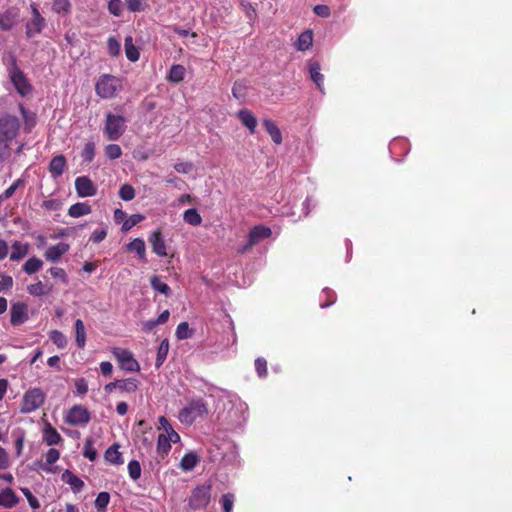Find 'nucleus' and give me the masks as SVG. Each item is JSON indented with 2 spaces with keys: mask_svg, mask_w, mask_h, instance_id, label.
<instances>
[{
  "mask_svg": "<svg viewBox=\"0 0 512 512\" xmlns=\"http://www.w3.org/2000/svg\"><path fill=\"white\" fill-rule=\"evenodd\" d=\"M127 122L123 115L108 112L103 128L104 135L109 141L119 140L126 131Z\"/></svg>",
  "mask_w": 512,
  "mask_h": 512,
  "instance_id": "obj_1",
  "label": "nucleus"
},
{
  "mask_svg": "<svg viewBox=\"0 0 512 512\" xmlns=\"http://www.w3.org/2000/svg\"><path fill=\"white\" fill-rule=\"evenodd\" d=\"M122 90L121 80L113 75L103 74L95 84L96 94L103 99H112Z\"/></svg>",
  "mask_w": 512,
  "mask_h": 512,
  "instance_id": "obj_2",
  "label": "nucleus"
},
{
  "mask_svg": "<svg viewBox=\"0 0 512 512\" xmlns=\"http://www.w3.org/2000/svg\"><path fill=\"white\" fill-rule=\"evenodd\" d=\"M208 413L205 402L202 399L192 400L179 412L178 418L181 423L192 424L197 418Z\"/></svg>",
  "mask_w": 512,
  "mask_h": 512,
  "instance_id": "obj_3",
  "label": "nucleus"
},
{
  "mask_svg": "<svg viewBox=\"0 0 512 512\" xmlns=\"http://www.w3.org/2000/svg\"><path fill=\"white\" fill-rule=\"evenodd\" d=\"M210 497L211 485H199L192 491L188 504L192 509H201L209 504Z\"/></svg>",
  "mask_w": 512,
  "mask_h": 512,
  "instance_id": "obj_4",
  "label": "nucleus"
},
{
  "mask_svg": "<svg viewBox=\"0 0 512 512\" xmlns=\"http://www.w3.org/2000/svg\"><path fill=\"white\" fill-rule=\"evenodd\" d=\"M272 231L269 227L263 225H257L253 227L248 234L247 243L239 249L240 253H245L250 250L253 246L260 243L262 240L267 239L271 236Z\"/></svg>",
  "mask_w": 512,
  "mask_h": 512,
  "instance_id": "obj_5",
  "label": "nucleus"
},
{
  "mask_svg": "<svg viewBox=\"0 0 512 512\" xmlns=\"http://www.w3.org/2000/svg\"><path fill=\"white\" fill-rule=\"evenodd\" d=\"M112 353L123 370L129 372H136L140 370L139 363L133 358L130 351L122 348H114Z\"/></svg>",
  "mask_w": 512,
  "mask_h": 512,
  "instance_id": "obj_6",
  "label": "nucleus"
},
{
  "mask_svg": "<svg viewBox=\"0 0 512 512\" xmlns=\"http://www.w3.org/2000/svg\"><path fill=\"white\" fill-rule=\"evenodd\" d=\"M91 419L89 411L82 405L73 406L66 414L65 421L75 426H85Z\"/></svg>",
  "mask_w": 512,
  "mask_h": 512,
  "instance_id": "obj_7",
  "label": "nucleus"
},
{
  "mask_svg": "<svg viewBox=\"0 0 512 512\" xmlns=\"http://www.w3.org/2000/svg\"><path fill=\"white\" fill-rule=\"evenodd\" d=\"M19 128L17 118L11 116H5L0 118V140H3L5 144L16 136Z\"/></svg>",
  "mask_w": 512,
  "mask_h": 512,
  "instance_id": "obj_8",
  "label": "nucleus"
},
{
  "mask_svg": "<svg viewBox=\"0 0 512 512\" xmlns=\"http://www.w3.org/2000/svg\"><path fill=\"white\" fill-rule=\"evenodd\" d=\"M10 79L13 83L15 89L21 96H26L31 91V86L27 80V78L24 76L22 71H20L18 68L13 67L10 72Z\"/></svg>",
  "mask_w": 512,
  "mask_h": 512,
  "instance_id": "obj_9",
  "label": "nucleus"
},
{
  "mask_svg": "<svg viewBox=\"0 0 512 512\" xmlns=\"http://www.w3.org/2000/svg\"><path fill=\"white\" fill-rule=\"evenodd\" d=\"M75 189L79 197H91L97 192V188L87 176L77 177L75 180Z\"/></svg>",
  "mask_w": 512,
  "mask_h": 512,
  "instance_id": "obj_10",
  "label": "nucleus"
},
{
  "mask_svg": "<svg viewBox=\"0 0 512 512\" xmlns=\"http://www.w3.org/2000/svg\"><path fill=\"white\" fill-rule=\"evenodd\" d=\"M19 21L20 13L16 7H10L4 13H0V27L3 30L11 29Z\"/></svg>",
  "mask_w": 512,
  "mask_h": 512,
  "instance_id": "obj_11",
  "label": "nucleus"
},
{
  "mask_svg": "<svg viewBox=\"0 0 512 512\" xmlns=\"http://www.w3.org/2000/svg\"><path fill=\"white\" fill-rule=\"evenodd\" d=\"M149 242L155 254H157L160 257H164L167 255L166 244L160 230H155L151 233L149 237Z\"/></svg>",
  "mask_w": 512,
  "mask_h": 512,
  "instance_id": "obj_12",
  "label": "nucleus"
},
{
  "mask_svg": "<svg viewBox=\"0 0 512 512\" xmlns=\"http://www.w3.org/2000/svg\"><path fill=\"white\" fill-rule=\"evenodd\" d=\"M10 321L13 325H20L28 318L27 307L23 303L13 304L10 310Z\"/></svg>",
  "mask_w": 512,
  "mask_h": 512,
  "instance_id": "obj_13",
  "label": "nucleus"
},
{
  "mask_svg": "<svg viewBox=\"0 0 512 512\" xmlns=\"http://www.w3.org/2000/svg\"><path fill=\"white\" fill-rule=\"evenodd\" d=\"M69 250V245L64 242H60L54 246L49 247L45 252V257L51 262L58 261L63 254Z\"/></svg>",
  "mask_w": 512,
  "mask_h": 512,
  "instance_id": "obj_14",
  "label": "nucleus"
},
{
  "mask_svg": "<svg viewBox=\"0 0 512 512\" xmlns=\"http://www.w3.org/2000/svg\"><path fill=\"white\" fill-rule=\"evenodd\" d=\"M119 444H113L105 452V460L113 465H121L124 463L122 453L119 451Z\"/></svg>",
  "mask_w": 512,
  "mask_h": 512,
  "instance_id": "obj_15",
  "label": "nucleus"
},
{
  "mask_svg": "<svg viewBox=\"0 0 512 512\" xmlns=\"http://www.w3.org/2000/svg\"><path fill=\"white\" fill-rule=\"evenodd\" d=\"M238 118L244 126H246L251 133H254L257 126V119L254 114L248 109H242L238 112Z\"/></svg>",
  "mask_w": 512,
  "mask_h": 512,
  "instance_id": "obj_16",
  "label": "nucleus"
},
{
  "mask_svg": "<svg viewBox=\"0 0 512 512\" xmlns=\"http://www.w3.org/2000/svg\"><path fill=\"white\" fill-rule=\"evenodd\" d=\"M127 250L131 252H135L139 259L143 262H146V247L145 242L141 238H135L133 241L127 244Z\"/></svg>",
  "mask_w": 512,
  "mask_h": 512,
  "instance_id": "obj_17",
  "label": "nucleus"
},
{
  "mask_svg": "<svg viewBox=\"0 0 512 512\" xmlns=\"http://www.w3.org/2000/svg\"><path fill=\"white\" fill-rule=\"evenodd\" d=\"M43 440L50 446L58 444L61 440L60 434L48 422L45 423L43 428Z\"/></svg>",
  "mask_w": 512,
  "mask_h": 512,
  "instance_id": "obj_18",
  "label": "nucleus"
},
{
  "mask_svg": "<svg viewBox=\"0 0 512 512\" xmlns=\"http://www.w3.org/2000/svg\"><path fill=\"white\" fill-rule=\"evenodd\" d=\"M66 166V159L63 155L55 156L50 162V172L53 177H59Z\"/></svg>",
  "mask_w": 512,
  "mask_h": 512,
  "instance_id": "obj_19",
  "label": "nucleus"
},
{
  "mask_svg": "<svg viewBox=\"0 0 512 512\" xmlns=\"http://www.w3.org/2000/svg\"><path fill=\"white\" fill-rule=\"evenodd\" d=\"M62 479L69 484L75 492L81 491L84 487V482L69 470H66L62 474Z\"/></svg>",
  "mask_w": 512,
  "mask_h": 512,
  "instance_id": "obj_20",
  "label": "nucleus"
},
{
  "mask_svg": "<svg viewBox=\"0 0 512 512\" xmlns=\"http://www.w3.org/2000/svg\"><path fill=\"white\" fill-rule=\"evenodd\" d=\"M263 126L265 127L266 131L271 136L272 140L276 144H281L282 142V134L280 129L277 127V125L270 119H265L263 121Z\"/></svg>",
  "mask_w": 512,
  "mask_h": 512,
  "instance_id": "obj_21",
  "label": "nucleus"
},
{
  "mask_svg": "<svg viewBox=\"0 0 512 512\" xmlns=\"http://www.w3.org/2000/svg\"><path fill=\"white\" fill-rule=\"evenodd\" d=\"M199 463V457L194 452L185 454L180 461V468L183 471H191Z\"/></svg>",
  "mask_w": 512,
  "mask_h": 512,
  "instance_id": "obj_22",
  "label": "nucleus"
},
{
  "mask_svg": "<svg viewBox=\"0 0 512 512\" xmlns=\"http://www.w3.org/2000/svg\"><path fill=\"white\" fill-rule=\"evenodd\" d=\"M75 328V340L79 348H83L86 344V329L84 322L81 319H77L74 324Z\"/></svg>",
  "mask_w": 512,
  "mask_h": 512,
  "instance_id": "obj_23",
  "label": "nucleus"
},
{
  "mask_svg": "<svg viewBox=\"0 0 512 512\" xmlns=\"http://www.w3.org/2000/svg\"><path fill=\"white\" fill-rule=\"evenodd\" d=\"M91 213V206L84 202H78L70 206L68 210L69 216L73 218H78L83 215H87Z\"/></svg>",
  "mask_w": 512,
  "mask_h": 512,
  "instance_id": "obj_24",
  "label": "nucleus"
},
{
  "mask_svg": "<svg viewBox=\"0 0 512 512\" xmlns=\"http://www.w3.org/2000/svg\"><path fill=\"white\" fill-rule=\"evenodd\" d=\"M140 382L135 378L118 380V389L122 393H133L137 391Z\"/></svg>",
  "mask_w": 512,
  "mask_h": 512,
  "instance_id": "obj_25",
  "label": "nucleus"
},
{
  "mask_svg": "<svg viewBox=\"0 0 512 512\" xmlns=\"http://www.w3.org/2000/svg\"><path fill=\"white\" fill-rule=\"evenodd\" d=\"M125 54L128 60L136 62L139 59V51L133 44L132 36H127L124 41Z\"/></svg>",
  "mask_w": 512,
  "mask_h": 512,
  "instance_id": "obj_26",
  "label": "nucleus"
},
{
  "mask_svg": "<svg viewBox=\"0 0 512 512\" xmlns=\"http://www.w3.org/2000/svg\"><path fill=\"white\" fill-rule=\"evenodd\" d=\"M17 501V496L9 488L2 490V492L0 493V506H3L5 508H11L17 503Z\"/></svg>",
  "mask_w": 512,
  "mask_h": 512,
  "instance_id": "obj_27",
  "label": "nucleus"
},
{
  "mask_svg": "<svg viewBox=\"0 0 512 512\" xmlns=\"http://www.w3.org/2000/svg\"><path fill=\"white\" fill-rule=\"evenodd\" d=\"M313 34L311 30L302 32L297 40L296 47L300 51H305L312 46Z\"/></svg>",
  "mask_w": 512,
  "mask_h": 512,
  "instance_id": "obj_28",
  "label": "nucleus"
},
{
  "mask_svg": "<svg viewBox=\"0 0 512 512\" xmlns=\"http://www.w3.org/2000/svg\"><path fill=\"white\" fill-rule=\"evenodd\" d=\"M185 74H186V69L183 65L174 64L170 68L168 80L173 83H179L184 79Z\"/></svg>",
  "mask_w": 512,
  "mask_h": 512,
  "instance_id": "obj_29",
  "label": "nucleus"
},
{
  "mask_svg": "<svg viewBox=\"0 0 512 512\" xmlns=\"http://www.w3.org/2000/svg\"><path fill=\"white\" fill-rule=\"evenodd\" d=\"M309 72L311 79L316 83L319 90H323L324 76L320 72V65L317 62L309 64Z\"/></svg>",
  "mask_w": 512,
  "mask_h": 512,
  "instance_id": "obj_30",
  "label": "nucleus"
},
{
  "mask_svg": "<svg viewBox=\"0 0 512 512\" xmlns=\"http://www.w3.org/2000/svg\"><path fill=\"white\" fill-rule=\"evenodd\" d=\"M29 245L27 243L23 244L21 242L16 241L10 253V259L13 261L20 260L23 258L28 252Z\"/></svg>",
  "mask_w": 512,
  "mask_h": 512,
  "instance_id": "obj_31",
  "label": "nucleus"
},
{
  "mask_svg": "<svg viewBox=\"0 0 512 512\" xmlns=\"http://www.w3.org/2000/svg\"><path fill=\"white\" fill-rule=\"evenodd\" d=\"M150 284L155 291L164 294L165 296H169L171 293L170 287L166 283L162 282L160 277L157 275L151 277Z\"/></svg>",
  "mask_w": 512,
  "mask_h": 512,
  "instance_id": "obj_32",
  "label": "nucleus"
},
{
  "mask_svg": "<svg viewBox=\"0 0 512 512\" xmlns=\"http://www.w3.org/2000/svg\"><path fill=\"white\" fill-rule=\"evenodd\" d=\"M171 450V442L165 437V434H160L157 440V453L163 459Z\"/></svg>",
  "mask_w": 512,
  "mask_h": 512,
  "instance_id": "obj_33",
  "label": "nucleus"
},
{
  "mask_svg": "<svg viewBox=\"0 0 512 512\" xmlns=\"http://www.w3.org/2000/svg\"><path fill=\"white\" fill-rule=\"evenodd\" d=\"M183 219L186 223L198 226L202 223V217L194 208L188 209L184 212Z\"/></svg>",
  "mask_w": 512,
  "mask_h": 512,
  "instance_id": "obj_34",
  "label": "nucleus"
},
{
  "mask_svg": "<svg viewBox=\"0 0 512 512\" xmlns=\"http://www.w3.org/2000/svg\"><path fill=\"white\" fill-rule=\"evenodd\" d=\"M169 351V343L168 340H163L157 351V358H156V367H160L163 362L165 361Z\"/></svg>",
  "mask_w": 512,
  "mask_h": 512,
  "instance_id": "obj_35",
  "label": "nucleus"
},
{
  "mask_svg": "<svg viewBox=\"0 0 512 512\" xmlns=\"http://www.w3.org/2000/svg\"><path fill=\"white\" fill-rule=\"evenodd\" d=\"M175 334L179 340H184L190 338L193 335V330L189 328L187 322H181L178 324Z\"/></svg>",
  "mask_w": 512,
  "mask_h": 512,
  "instance_id": "obj_36",
  "label": "nucleus"
},
{
  "mask_svg": "<svg viewBox=\"0 0 512 512\" xmlns=\"http://www.w3.org/2000/svg\"><path fill=\"white\" fill-rule=\"evenodd\" d=\"M110 501V495L108 492H100L95 500V508L99 512H105L107 505Z\"/></svg>",
  "mask_w": 512,
  "mask_h": 512,
  "instance_id": "obj_37",
  "label": "nucleus"
},
{
  "mask_svg": "<svg viewBox=\"0 0 512 512\" xmlns=\"http://www.w3.org/2000/svg\"><path fill=\"white\" fill-rule=\"evenodd\" d=\"M144 220V216L141 214H133L129 218H126L122 225V231L127 232L135 225Z\"/></svg>",
  "mask_w": 512,
  "mask_h": 512,
  "instance_id": "obj_38",
  "label": "nucleus"
},
{
  "mask_svg": "<svg viewBox=\"0 0 512 512\" xmlns=\"http://www.w3.org/2000/svg\"><path fill=\"white\" fill-rule=\"evenodd\" d=\"M52 9L56 13L67 14L71 9L70 0H53Z\"/></svg>",
  "mask_w": 512,
  "mask_h": 512,
  "instance_id": "obj_39",
  "label": "nucleus"
},
{
  "mask_svg": "<svg viewBox=\"0 0 512 512\" xmlns=\"http://www.w3.org/2000/svg\"><path fill=\"white\" fill-rule=\"evenodd\" d=\"M128 473L132 480L136 481L141 476V465L137 460H131L128 463Z\"/></svg>",
  "mask_w": 512,
  "mask_h": 512,
  "instance_id": "obj_40",
  "label": "nucleus"
},
{
  "mask_svg": "<svg viewBox=\"0 0 512 512\" xmlns=\"http://www.w3.org/2000/svg\"><path fill=\"white\" fill-rule=\"evenodd\" d=\"M105 155L111 159H118L122 155V149L117 144H109L105 147Z\"/></svg>",
  "mask_w": 512,
  "mask_h": 512,
  "instance_id": "obj_41",
  "label": "nucleus"
},
{
  "mask_svg": "<svg viewBox=\"0 0 512 512\" xmlns=\"http://www.w3.org/2000/svg\"><path fill=\"white\" fill-rule=\"evenodd\" d=\"M50 339L58 348H64L67 344V339L65 335L58 330H53L50 333Z\"/></svg>",
  "mask_w": 512,
  "mask_h": 512,
  "instance_id": "obj_42",
  "label": "nucleus"
},
{
  "mask_svg": "<svg viewBox=\"0 0 512 512\" xmlns=\"http://www.w3.org/2000/svg\"><path fill=\"white\" fill-rule=\"evenodd\" d=\"M119 197L125 201L132 200L135 197L134 188L129 184L122 185L119 190Z\"/></svg>",
  "mask_w": 512,
  "mask_h": 512,
  "instance_id": "obj_43",
  "label": "nucleus"
},
{
  "mask_svg": "<svg viewBox=\"0 0 512 512\" xmlns=\"http://www.w3.org/2000/svg\"><path fill=\"white\" fill-rule=\"evenodd\" d=\"M84 456L88 458L90 461H94L97 458V451L93 447V440L92 439H86L84 444Z\"/></svg>",
  "mask_w": 512,
  "mask_h": 512,
  "instance_id": "obj_44",
  "label": "nucleus"
},
{
  "mask_svg": "<svg viewBox=\"0 0 512 512\" xmlns=\"http://www.w3.org/2000/svg\"><path fill=\"white\" fill-rule=\"evenodd\" d=\"M95 156V145L92 142H88L85 144L82 151V158L85 162H91Z\"/></svg>",
  "mask_w": 512,
  "mask_h": 512,
  "instance_id": "obj_45",
  "label": "nucleus"
},
{
  "mask_svg": "<svg viewBox=\"0 0 512 512\" xmlns=\"http://www.w3.org/2000/svg\"><path fill=\"white\" fill-rule=\"evenodd\" d=\"M108 10L114 16H120L123 12V3L121 0H110Z\"/></svg>",
  "mask_w": 512,
  "mask_h": 512,
  "instance_id": "obj_46",
  "label": "nucleus"
},
{
  "mask_svg": "<svg viewBox=\"0 0 512 512\" xmlns=\"http://www.w3.org/2000/svg\"><path fill=\"white\" fill-rule=\"evenodd\" d=\"M234 495L232 493L224 494L221 498L223 512H231L234 504Z\"/></svg>",
  "mask_w": 512,
  "mask_h": 512,
  "instance_id": "obj_47",
  "label": "nucleus"
},
{
  "mask_svg": "<svg viewBox=\"0 0 512 512\" xmlns=\"http://www.w3.org/2000/svg\"><path fill=\"white\" fill-rule=\"evenodd\" d=\"M52 285L49 283L38 282L34 284V295H47L51 292Z\"/></svg>",
  "mask_w": 512,
  "mask_h": 512,
  "instance_id": "obj_48",
  "label": "nucleus"
},
{
  "mask_svg": "<svg viewBox=\"0 0 512 512\" xmlns=\"http://www.w3.org/2000/svg\"><path fill=\"white\" fill-rule=\"evenodd\" d=\"M127 8L131 12H140L145 9V3L143 0H125Z\"/></svg>",
  "mask_w": 512,
  "mask_h": 512,
  "instance_id": "obj_49",
  "label": "nucleus"
},
{
  "mask_svg": "<svg viewBox=\"0 0 512 512\" xmlns=\"http://www.w3.org/2000/svg\"><path fill=\"white\" fill-rule=\"evenodd\" d=\"M255 369L259 377H265L267 374V361L264 358L255 360Z\"/></svg>",
  "mask_w": 512,
  "mask_h": 512,
  "instance_id": "obj_50",
  "label": "nucleus"
},
{
  "mask_svg": "<svg viewBox=\"0 0 512 512\" xmlns=\"http://www.w3.org/2000/svg\"><path fill=\"white\" fill-rule=\"evenodd\" d=\"M45 26V19L40 15L37 9L34 8V33H39Z\"/></svg>",
  "mask_w": 512,
  "mask_h": 512,
  "instance_id": "obj_51",
  "label": "nucleus"
},
{
  "mask_svg": "<svg viewBox=\"0 0 512 512\" xmlns=\"http://www.w3.org/2000/svg\"><path fill=\"white\" fill-rule=\"evenodd\" d=\"M13 286V279L11 276H8L6 274L0 273V292L6 291L12 288Z\"/></svg>",
  "mask_w": 512,
  "mask_h": 512,
  "instance_id": "obj_52",
  "label": "nucleus"
},
{
  "mask_svg": "<svg viewBox=\"0 0 512 512\" xmlns=\"http://www.w3.org/2000/svg\"><path fill=\"white\" fill-rule=\"evenodd\" d=\"M323 294L327 297V301L320 304L321 308H327L336 301V295L334 291L329 288L323 289Z\"/></svg>",
  "mask_w": 512,
  "mask_h": 512,
  "instance_id": "obj_53",
  "label": "nucleus"
},
{
  "mask_svg": "<svg viewBox=\"0 0 512 512\" xmlns=\"http://www.w3.org/2000/svg\"><path fill=\"white\" fill-rule=\"evenodd\" d=\"M62 203L58 199H49L45 200L42 203V207L45 208L48 211H57L60 209Z\"/></svg>",
  "mask_w": 512,
  "mask_h": 512,
  "instance_id": "obj_54",
  "label": "nucleus"
},
{
  "mask_svg": "<svg viewBox=\"0 0 512 512\" xmlns=\"http://www.w3.org/2000/svg\"><path fill=\"white\" fill-rule=\"evenodd\" d=\"M121 45L120 43L113 37L108 39V51L111 55L117 56L120 53Z\"/></svg>",
  "mask_w": 512,
  "mask_h": 512,
  "instance_id": "obj_55",
  "label": "nucleus"
},
{
  "mask_svg": "<svg viewBox=\"0 0 512 512\" xmlns=\"http://www.w3.org/2000/svg\"><path fill=\"white\" fill-rule=\"evenodd\" d=\"M193 168V165L192 163L190 162H178L174 165V169L178 172V173H183V174H188L191 172Z\"/></svg>",
  "mask_w": 512,
  "mask_h": 512,
  "instance_id": "obj_56",
  "label": "nucleus"
},
{
  "mask_svg": "<svg viewBox=\"0 0 512 512\" xmlns=\"http://www.w3.org/2000/svg\"><path fill=\"white\" fill-rule=\"evenodd\" d=\"M232 94L236 99H241L245 96V86L242 83L235 82L232 87Z\"/></svg>",
  "mask_w": 512,
  "mask_h": 512,
  "instance_id": "obj_57",
  "label": "nucleus"
},
{
  "mask_svg": "<svg viewBox=\"0 0 512 512\" xmlns=\"http://www.w3.org/2000/svg\"><path fill=\"white\" fill-rule=\"evenodd\" d=\"M76 393L84 395L88 391V384L84 378H80L75 382Z\"/></svg>",
  "mask_w": 512,
  "mask_h": 512,
  "instance_id": "obj_58",
  "label": "nucleus"
},
{
  "mask_svg": "<svg viewBox=\"0 0 512 512\" xmlns=\"http://www.w3.org/2000/svg\"><path fill=\"white\" fill-rule=\"evenodd\" d=\"M107 232L105 229H96L93 231L90 240L94 243H100L105 239Z\"/></svg>",
  "mask_w": 512,
  "mask_h": 512,
  "instance_id": "obj_59",
  "label": "nucleus"
},
{
  "mask_svg": "<svg viewBox=\"0 0 512 512\" xmlns=\"http://www.w3.org/2000/svg\"><path fill=\"white\" fill-rule=\"evenodd\" d=\"M50 273L52 277L59 278L63 283H67V275L66 272L62 268L53 267L50 269Z\"/></svg>",
  "mask_w": 512,
  "mask_h": 512,
  "instance_id": "obj_60",
  "label": "nucleus"
},
{
  "mask_svg": "<svg viewBox=\"0 0 512 512\" xmlns=\"http://www.w3.org/2000/svg\"><path fill=\"white\" fill-rule=\"evenodd\" d=\"M60 453L55 448H50L46 453V463L53 464L59 459Z\"/></svg>",
  "mask_w": 512,
  "mask_h": 512,
  "instance_id": "obj_61",
  "label": "nucleus"
},
{
  "mask_svg": "<svg viewBox=\"0 0 512 512\" xmlns=\"http://www.w3.org/2000/svg\"><path fill=\"white\" fill-rule=\"evenodd\" d=\"M313 10L317 16H320V17H329L330 16V8L327 5H316Z\"/></svg>",
  "mask_w": 512,
  "mask_h": 512,
  "instance_id": "obj_62",
  "label": "nucleus"
},
{
  "mask_svg": "<svg viewBox=\"0 0 512 512\" xmlns=\"http://www.w3.org/2000/svg\"><path fill=\"white\" fill-rule=\"evenodd\" d=\"M20 183V180H17L15 183H13L11 186H9L4 192L2 195H0V198H1V202H3L4 199H8L10 198L15 190L17 189L18 185Z\"/></svg>",
  "mask_w": 512,
  "mask_h": 512,
  "instance_id": "obj_63",
  "label": "nucleus"
},
{
  "mask_svg": "<svg viewBox=\"0 0 512 512\" xmlns=\"http://www.w3.org/2000/svg\"><path fill=\"white\" fill-rule=\"evenodd\" d=\"M44 394L41 390L34 388V409L44 403Z\"/></svg>",
  "mask_w": 512,
  "mask_h": 512,
  "instance_id": "obj_64",
  "label": "nucleus"
}]
</instances>
